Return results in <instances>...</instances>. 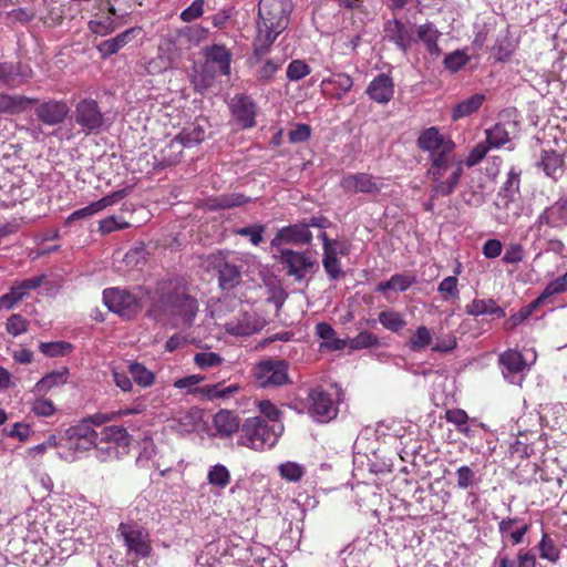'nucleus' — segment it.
I'll return each mask as SVG.
<instances>
[{"label":"nucleus","mask_w":567,"mask_h":567,"mask_svg":"<svg viewBox=\"0 0 567 567\" xmlns=\"http://www.w3.org/2000/svg\"><path fill=\"white\" fill-rule=\"evenodd\" d=\"M322 265L331 279L336 280L341 276L342 270L340 261L334 257V252L332 250L323 252Z\"/></svg>","instance_id":"55"},{"label":"nucleus","mask_w":567,"mask_h":567,"mask_svg":"<svg viewBox=\"0 0 567 567\" xmlns=\"http://www.w3.org/2000/svg\"><path fill=\"white\" fill-rule=\"evenodd\" d=\"M291 3L289 0H260L258 4L257 34L254 53L265 55L277 37L288 27Z\"/></svg>","instance_id":"1"},{"label":"nucleus","mask_w":567,"mask_h":567,"mask_svg":"<svg viewBox=\"0 0 567 567\" xmlns=\"http://www.w3.org/2000/svg\"><path fill=\"white\" fill-rule=\"evenodd\" d=\"M157 49L174 68H176L184 52L187 50L186 45L183 44L175 31L168 32L163 37Z\"/></svg>","instance_id":"24"},{"label":"nucleus","mask_w":567,"mask_h":567,"mask_svg":"<svg viewBox=\"0 0 567 567\" xmlns=\"http://www.w3.org/2000/svg\"><path fill=\"white\" fill-rule=\"evenodd\" d=\"M194 362L200 369H209L218 367L223 362V358L218 353L203 351L194 355Z\"/></svg>","instance_id":"54"},{"label":"nucleus","mask_w":567,"mask_h":567,"mask_svg":"<svg viewBox=\"0 0 567 567\" xmlns=\"http://www.w3.org/2000/svg\"><path fill=\"white\" fill-rule=\"evenodd\" d=\"M317 336L323 340L320 344L321 349L338 351L346 348L347 342L337 338L334 329L327 322H319L316 326Z\"/></svg>","instance_id":"34"},{"label":"nucleus","mask_w":567,"mask_h":567,"mask_svg":"<svg viewBox=\"0 0 567 567\" xmlns=\"http://www.w3.org/2000/svg\"><path fill=\"white\" fill-rule=\"evenodd\" d=\"M393 93V81L389 75L384 73L375 76L367 89V94L370 96V99L381 104L388 103L392 99Z\"/></svg>","instance_id":"23"},{"label":"nucleus","mask_w":567,"mask_h":567,"mask_svg":"<svg viewBox=\"0 0 567 567\" xmlns=\"http://www.w3.org/2000/svg\"><path fill=\"white\" fill-rule=\"evenodd\" d=\"M146 406L143 403H136L132 408H121L116 411L107 412V413H96L82 421H90V425L101 426L104 423L125 417L128 415L142 414L145 411Z\"/></svg>","instance_id":"29"},{"label":"nucleus","mask_w":567,"mask_h":567,"mask_svg":"<svg viewBox=\"0 0 567 567\" xmlns=\"http://www.w3.org/2000/svg\"><path fill=\"white\" fill-rule=\"evenodd\" d=\"M128 372L134 382L142 388H148L155 381L154 373L141 363H130Z\"/></svg>","instance_id":"47"},{"label":"nucleus","mask_w":567,"mask_h":567,"mask_svg":"<svg viewBox=\"0 0 567 567\" xmlns=\"http://www.w3.org/2000/svg\"><path fill=\"white\" fill-rule=\"evenodd\" d=\"M99 442L109 444L106 449L99 447V457L102 461H105L106 457L103 455L104 452L107 454L109 457L117 456V447L126 449L131 443V436L126 427L110 425L105 426L101 431Z\"/></svg>","instance_id":"14"},{"label":"nucleus","mask_w":567,"mask_h":567,"mask_svg":"<svg viewBox=\"0 0 567 567\" xmlns=\"http://www.w3.org/2000/svg\"><path fill=\"white\" fill-rule=\"evenodd\" d=\"M100 434L90 425V421H80L78 424L70 426L59 439L56 447H64L71 452L65 455L66 460H75L79 454H82L93 447H97L100 442Z\"/></svg>","instance_id":"4"},{"label":"nucleus","mask_w":567,"mask_h":567,"mask_svg":"<svg viewBox=\"0 0 567 567\" xmlns=\"http://www.w3.org/2000/svg\"><path fill=\"white\" fill-rule=\"evenodd\" d=\"M350 348L353 350L372 348L379 344V338L369 331H361L350 340Z\"/></svg>","instance_id":"53"},{"label":"nucleus","mask_w":567,"mask_h":567,"mask_svg":"<svg viewBox=\"0 0 567 567\" xmlns=\"http://www.w3.org/2000/svg\"><path fill=\"white\" fill-rule=\"evenodd\" d=\"M74 120L86 134L97 132L104 124V116L99 104L92 99L81 100L76 104Z\"/></svg>","instance_id":"13"},{"label":"nucleus","mask_w":567,"mask_h":567,"mask_svg":"<svg viewBox=\"0 0 567 567\" xmlns=\"http://www.w3.org/2000/svg\"><path fill=\"white\" fill-rule=\"evenodd\" d=\"M529 525L518 517H506L498 523V533L503 542L511 540L513 545L523 543Z\"/></svg>","instance_id":"21"},{"label":"nucleus","mask_w":567,"mask_h":567,"mask_svg":"<svg viewBox=\"0 0 567 567\" xmlns=\"http://www.w3.org/2000/svg\"><path fill=\"white\" fill-rule=\"evenodd\" d=\"M214 70L208 65H204L203 70L193 76L192 82L196 91L204 92L214 84Z\"/></svg>","instance_id":"52"},{"label":"nucleus","mask_w":567,"mask_h":567,"mask_svg":"<svg viewBox=\"0 0 567 567\" xmlns=\"http://www.w3.org/2000/svg\"><path fill=\"white\" fill-rule=\"evenodd\" d=\"M378 320L384 329L394 333L400 332L406 326L404 315L393 309L381 311Z\"/></svg>","instance_id":"43"},{"label":"nucleus","mask_w":567,"mask_h":567,"mask_svg":"<svg viewBox=\"0 0 567 567\" xmlns=\"http://www.w3.org/2000/svg\"><path fill=\"white\" fill-rule=\"evenodd\" d=\"M127 194V189L126 188H122L120 190H116L103 198H101L100 200L95 202V203H92L91 205L84 207V208H81V209H78L75 212H73L68 220L69 221H72V220H75V219H82V218H86V217H90L99 212H101L102 209H104L105 207L107 206H111L115 203H117L120 199L124 198Z\"/></svg>","instance_id":"25"},{"label":"nucleus","mask_w":567,"mask_h":567,"mask_svg":"<svg viewBox=\"0 0 567 567\" xmlns=\"http://www.w3.org/2000/svg\"><path fill=\"white\" fill-rule=\"evenodd\" d=\"M218 274L219 286L224 290L231 289L240 282L241 275L236 265L225 261L219 265Z\"/></svg>","instance_id":"42"},{"label":"nucleus","mask_w":567,"mask_h":567,"mask_svg":"<svg viewBox=\"0 0 567 567\" xmlns=\"http://www.w3.org/2000/svg\"><path fill=\"white\" fill-rule=\"evenodd\" d=\"M255 378L262 388L284 385L289 382L288 365L282 360L261 361L255 368Z\"/></svg>","instance_id":"10"},{"label":"nucleus","mask_w":567,"mask_h":567,"mask_svg":"<svg viewBox=\"0 0 567 567\" xmlns=\"http://www.w3.org/2000/svg\"><path fill=\"white\" fill-rule=\"evenodd\" d=\"M202 417V410L192 408L179 412L172 420V427L181 434L192 433L198 429Z\"/></svg>","instance_id":"28"},{"label":"nucleus","mask_w":567,"mask_h":567,"mask_svg":"<svg viewBox=\"0 0 567 567\" xmlns=\"http://www.w3.org/2000/svg\"><path fill=\"white\" fill-rule=\"evenodd\" d=\"M205 128L199 123L185 127L168 144L167 150L172 153H182L183 147H192L205 140Z\"/></svg>","instance_id":"20"},{"label":"nucleus","mask_w":567,"mask_h":567,"mask_svg":"<svg viewBox=\"0 0 567 567\" xmlns=\"http://www.w3.org/2000/svg\"><path fill=\"white\" fill-rule=\"evenodd\" d=\"M416 39L421 41L426 51L434 55L439 56L441 54V49L437 45V40L441 37V32L436 29V27L433 23H424L419 25L415 29Z\"/></svg>","instance_id":"32"},{"label":"nucleus","mask_w":567,"mask_h":567,"mask_svg":"<svg viewBox=\"0 0 567 567\" xmlns=\"http://www.w3.org/2000/svg\"><path fill=\"white\" fill-rule=\"evenodd\" d=\"M45 275H38L20 281H14L10 290L0 297V310H11L19 302L30 296L32 290L38 289L45 281Z\"/></svg>","instance_id":"12"},{"label":"nucleus","mask_w":567,"mask_h":567,"mask_svg":"<svg viewBox=\"0 0 567 567\" xmlns=\"http://www.w3.org/2000/svg\"><path fill=\"white\" fill-rule=\"evenodd\" d=\"M352 85V79L344 73L333 74L321 83L322 91L338 100L342 99V96L351 90Z\"/></svg>","instance_id":"31"},{"label":"nucleus","mask_w":567,"mask_h":567,"mask_svg":"<svg viewBox=\"0 0 567 567\" xmlns=\"http://www.w3.org/2000/svg\"><path fill=\"white\" fill-rule=\"evenodd\" d=\"M539 557L550 563H557L560 559V549L553 538L547 534H543L537 545Z\"/></svg>","instance_id":"46"},{"label":"nucleus","mask_w":567,"mask_h":567,"mask_svg":"<svg viewBox=\"0 0 567 567\" xmlns=\"http://www.w3.org/2000/svg\"><path fill=\"white\" fill-rule=\"evenodd\" d=\"M457 487L467 489L476 484L475 472L467 465L460 466L456 472Z\"/></svg>","instance_id":"59"},{"label":"nucleus","mask_w":567,"mask_h":567,"mask_svg":"<svg viewBox=\"0 0 567 567\" xmlns=\"http://www.w3.org/2000/svg\"><path fill=\"white\" fill-rule=\"evenodd\" d=\"M28 321L19 313L12 315L7 321V331L17 337L28 330Z\"/></svg>","instance_id":"63"},{"label":"nucleus","mask_w":567,"mask_h":567,"mask_svg":"<svg viewBox=\"0 0 567 567\" xmlns=\"http://www.w3.org/2000/svg\"><path fill=\"white\" fill-rule=\"evenodd\" d=\"M169 69H174L173 64L157 50L156 56L152 58L145 65L148 74H161Z\"/></svg>","instance_id":"58"},{"label":"nucleus","mask_w":567,"mask_h":567,"mask_svg":"<svg viewBox=\"0 0 567 567\" xmlns=\"http://www.w3.org/2000/svg\"><path fill=\"white\" fill-rule=\"evenodd\" d=\"M256 406L260 413L259 416L266 420V423H282L281 411L275 403L269 400H259L256 402Z\"/></svg>","instance_id":"49"},{"label":"nucleus","mask_w":567,"mask_h":567,"mask_svg":"<svg viewBox=\"0 0 567 567\" xmlns=\"http://www.w3.org/2000/svg\"><path fill=\"white\" fill-rule=\"evenodd\" d=\"M342 400V391L337 385L324 390L317 388L308 395V412L321 423L329 422L338 415V405Z\"/></svg>","instance_id":"6"},{"label":"nucleus","mask_w":567,"mask_h":567,"mask_svg":"<svg viewBox=\"0 0 567 567\" xmlns=\"http://www.w3.org/2000/svg\"><path fill=\"white\" fill-rule=\"evenodd\" d=\"M563 157L556 152H545L539 162V165L543 166V171L547 176L556 174L557 172L563 173Z\"/></svg>","instance_id":"50"},{"label":"nucleus","mask_w":567,"mask_h":567,"mask_svg":"<svg viewBox=\"0 0 567 567\" xmlns=\"http://www.w3.org/2000/svg\"><path fill=\"white\" fill-rule=\"evenodd\" d=\"M206 63L214 70L216 65L223 75L230 74L231 53L224 47L214 44L205 49Z\"/></svg>","instance_id":"26"},{"label":"nucleus","mask_w":567,"mask_h":567,"mask_svg":"<svg viewBox=\"0 0 567 567\" xmlns=\"http://www.w3.org/2000/svg\"><path fill=\"white\" fill-rule=\"evenodd\" d=\"M37 100L23 95H7L0 93V112L7 114H18L25 111L29 105Z\"/></svg>","instance_id":"35"},{"label":"nucleus","mask_w":567,"mask_h":567,"mask_svg":"<svg viewBox=\"0 0 567 567\" xmlns=\"http://www.w3.org/2000/svg\"><path fill=\"white\" fill-rule=\"evenodd\" d=\"M509 142V133L504 124L496 123L486 131V144L488 147H499Z\"/></svg>","instance_id":"48"},{"label":"nucleus","mask_w":567,"mask_h":567,"mask_svg":"<svg viewBox=\"0 0 567 567\" xmlns=\"http://www.w3.org/2000/svg\"><path fill=\"white\" fill-rule=\"evenodd\" d=\"M118 533L124 542L126 556L144 559L152 554V539L150 532L137 523H121Z\"/></svg>","instance_id":"7"},{"label":"nucleus","mask_w":567,"mask_h":567,"mask_svg":"<svg viewBox=\"0 0 567 567\" xmlns=\"http://www.w3.org/2000/svg\"><path fill=\"white\" fill-rule=\"evenodd\" d=\"M213 426L221 439L240 433L241 423L238 415L229 410H220L213 417Z\"/></svg>","instance_id":"22"},{"label":"nucleus","mask_w":567,"mask_h":567,"mask_svg":"<svg viewBox=\"0 0 567 567\" xmlns=\"http://www.w3.org/2000/svg\"><path fill=\"white\" fill-rule=\"evenodd\" d=\"M282 60L269 59L266 60L262 65L257 70L256 78L260 83H268L271 81L276 72L281 68Z\"/></svg>","instance_id":"51"},{"label":"nucleus","mask_w":567,"mask_h":567,"mask_svg":"<svg viewBox=\"0 0 567 567\" xmlns=\"http://www.w3.org/2000/svg\"><path fill=\"white\" fill-rule=\"evenodd\" d=\"M433 342V333L426 326L416 327L415 331L406 341V347L412 352H422Z\"/></svg>","instance_id":"40"},{"label":"nucleus","mask_w":567,"mask_h":567,"mask_svg":"<svg viewBox=\"0 0 567 567\" xmlns=\"http://www.w3.org/2000/svg\"><path fill=\"white\" fill-rule=\"evenodd\" d=\"M415 25L396 18L389 19L383 24V40L393 43L400 51L406 53L415 40Z\"/></svg>","instance_id":"9"},{"label":"nucleus","mask_w":567,"mask_h":567,"mask_svg":"<svg viewBox=\"0 0 567 567\" xmlns=\"http://www.w3.org/2000/svg\"><path fill=\"white\" fill-rule=\"evenodd\" d=\"M158 307L174 327H189L198 311L196 299L183 291L163 296Z\"/></svg>","instance_id":"5"},{"label":"nucleus","mask_w":567,"mask_h":567,"mask_svg":"<svg viewBox=\"0 0 567 567\" xmlns=\"http://www.w3.org/2000/svg\"><path fill=\"white\" fill-rule=\"evenodd\" d=\"M567 291V272L548 282L540 296L532 303L533 307L543 305L549 297Z\"/></svg>","instance_id":"45"},{"label":"nucleus","mask_w":567,"mask_h":567,"mask_svg":"<svg viewBox=\"0 0 567 567\" xmlns=\"http://www.w3.org/2000/svg\"><path fill=\"white\" fill-rule=\"evenodd\" d=\"M415 276L413 275L395 274L389 280L378 284L375 291L381 293H384L388 290L402 292L408 290L415 282Z\"/></svg>","instance_id":"37"},{"label":"nucleus","mask_w":567,"mask_h":567,"mask_svg":"<svg viewBox=\"0 0 567 567\" xmlns=\"http://www.w3.org/2000/svg\"><path fill=\"white\" fill-rule=\"evenodd\" d=\"M32 76V70L20 62L0 63V82L8 87H17Z\"/></svg>","instance_id":"19"},{"label":"nucleus","mask_w":567,"mask_h":567,"mask_svg":"<svg viewBox=\"0 0 567 567\" xmlns=\"http://www.w3.org/2000/svg\"><path fill=\"white\" fill-rule=\"evenodd\" d=\"M310 73L309 65L301 60H293L287 68V78L290 81H299Z\"/></svg>","instance_id":"61"},{"label":"nucleus","mask_w":567,"mask_h":567,"mask_svg":"<svg viewBox=\"0 0 567 567\" xmlns=\"http://www.w3.org/2000/svg\"><path fill=\"white\" fill-rule=\"evenodd\" d=\"M417 146L430 153L431 166L429 173L434 177L446 174L450 167L455 168L451 172V177H460L463 173L462 162H453L452 159L454 142L440 134L436 127L432 126L424 130L417 138Z\"/></svg>","instance_id":"2"},{"label":"nucleus","mask_w":567,"mask_h":567,"mask_svg":"<svg viewBox=\"0 0 567 567\" xmlns=\"http://www.w3.org/2000/svg\"><path fill=\"white\" fill-rule=\"evenodd\" d=\"M230 472L223 464H215L207 472L208 483L218 489L226 488L230 483Z\"/></svg>","instance_id":"44"},{"label":"nucleus","mask_w":567,"mask_h":567,"mask_svg":"<svg viewBox=\"0 0 567 567\" xmlns=\"http://www.w3.org/2000/svg\"><path fill=\"white\" fill-rule=\"evenodd\" d=\"M105 306L123 318H133L142 310L140 299L132 292L120 288H109L103 291Z\"/></svg>","instance_id":"8"},{"label":"nucleus","mask_w":567,"mask_h":567,"mask_svg":"<svg viewBox=\"0 0 567 567\" xmlns=\"http://www.w3.org/2000/svg\"><path fill=\"white\" fill-rule=\"evenodd\" d=\"M457 284L458 280L455 276L446 277L440 282L437 291L442 295L444 300L450 298L457 299L460 296Z\"/></svg>","instance_id":"57"},{"label":"nucleus","mask_w":567,"mask_h":567,"mask_svg":"<svg viewBox=\"0 0 567 567\" xmlns=\"http://www.w3.org/2000/svg\"><path fill=\"white\" fill-rule=\"evenodd\" d=\"M280 260L287 268V274L298 281L302 280L307 274L315 272L318 268L317 260L308 252L281 249Z\"/></svg>","instance_id":"11"},{"label":"nucleus","mask_w":567,"mask_h":567,"mask_svg":"<svg viewBox=\"0 0 567 567\" xmlns=\"http://www.w3.org/2000/svg\"><path fill=\"white\" fill-rule=\"evenodd\" d=\"M284 429V423L268 424L261 416H250L241 423L237 444L256 452L269 450L277 444Z\"/></svg>","instance_id":"3"},{"label":"nucleus","mask_w":567,"mask_h":567,"mask_svg":"<svg viewBox=\"0 0 567 567\" xmlns=\"http://www.w3.org/2000/svg\"><path fill=\"white\" fill-rule=\"evenodd\" d=\"M186 49L189 50L194 47L199 45L206 40L208 29L200 24H194L174 30Z\"/></svg>","instance_id":"33"},{"label":"nucleus","mask_w":567,"mask_h":567,"mask_svg":"<svg viewBox=\"0 0 567 567\" xmlns=\"http://www.w3.org/2000/svg\"><path fill=\"white\" fill-rule=\"evenodd\" d=\"M266 324V320L256 312H244L224 326L227 333L237 337L251 336L260 331Z\"/></svg>","instance_id":"15"},{"label":"nucleus","mask_w":567,"mask_h":567,"mask_svg":"<svg viewBox=\"0 0 567 567\" xmlns=\"http://www.w3.org/2000/svg\"><path fill=\"white\" fill-rule=\"evenodd\" d=\"M485 101V95L477 93L468 99L463 100L458 104H456L452 111V117L454 121L468 116L480 110L483 102Z\"/></svg>","instance_id":"41"},{"label":"nucleus","mask_w":567,"mask_h":567,"mask_svg":"<svg viewBox=\"0 0 567 567\" xmlns=\"http://www.w3.org/2000/svg\"><path fill=\"white\" fill-rule=\"evenodd\" d=\"M465 310L471 316L492 315L497 318L505 317V311L492 299L473 300L466 306Z\"/></svg>","instance_id":"39"},{"label":"nucleus","mask_w":567,"mask_h":567,"mask_svg":"<svg viewBox=\"0 0 567 567\" xmlns=\"http://www.w3.org/2000/svg\"><path fill=\"white\" fill-rule=\"evenodd\" d=\"M32 412L38 416H51L56 409L53 402L45 398H38L31 404Z\"/></svg>","instance_id":"62"},{"label":"nucleus","mask_w":567,"mask_h":567,"mask_svg":"<svg viewBox=\"0 0 567 567\" xmlns=\"http://www.w3.org/2000/svg\"><path fill=\"white\" fill-rule=\"evenodd\" d=\"M524 257V247L520 244L513 243L507 246L506 251L503 256V261L505 264H518L523 261Z\"/></svg>","instance_id":"64"},{"label":"nucleus","mask_w":567,"mask_h":567,"mask_svg":"<svg viewBox=\"0 0 567 567\" xmlns=\"http://www.w3.org/2000/svg\"><path fill=\"white\" fill-rule=\"evenodd\" d=\"M230 109L240 127L249 128L256 125V104L248 96L236 95L231 101Z\"/></svg>","instance_id":"18"},{"label":"nucleus","mask_w":567,"mask_h":567,"mask_svg":"<svg viewBox=\"0 0 567 567\" xmlns=\"http://www.w3.org/2000/svg\"><path fill=\"white\" fill-rule=\"evenodd\" d=\"M311 239L312 234L308 225L296 224L281 228L272 240V245L276 243L309 244Z\"/></svg>","instance_id":"27"},{"label":"nucleus","mask_w":567,"mask_h":567,"mask_svg":"<svg viewBox=\"0 0 567 567\" xmlns=\"http://www.w3.org/2000/svg\"><path fill=\"white\" fill-rule=\"evenodd\" d=\"M72 349L68 342H44L40 344V351L48 357L63 355L70 352Z\"/></svg>","instance_id":"60"},{"label":"nucleus","mask_w":567,"mask_h":567,"mask_svg":"<svg viewBox=\"0 0 567 567\" xmlns=\"http://www.w3.org/2000/svg\"><path fill=\"white\" fill-rule=\"evenodd\" d=\"M502 373L511 383H520L522 374L528 370V364L523 354L516 350H507L498 359Z\"/></svg>","instance_id":"16"},{"label":"nucleus","mask_w":567,"mask_h":567,"mask_svg":"<svg viewBox=\"0 0 567 567\" xmlns=\"http://www.w3.org/2000/svg\"><path fill=\"white\" fill-rule=\"evenodd\" d=\"M282 478L290 482H298L305 474L303 467L296 462H286L279 466Z\"/></svg>","instance_id":"56"},{"label":"nucleus","mask_w":567,"mask_h":567,"mask_svg":"<svg viewBox=\"0 0 567 567\" xmlns=\"http://www.w3.org/2000/svg\"><path fill=\"white\" fill-rule=\"evenodd\" d=\"M141 32L140 28H131L117 34L115 38L103 41L99 44L97 50L103 58L116 53L121 48L126 45Z\"/></svg>","instance_id":"30"},{"label":"nucleus","mask_w":567,"mask_h":567,"mask_svg":"<svg viewBox=\"0 0 567 567\" xmlns=\"http://www.w3.org/2000/svg\"><path fill=\"white\" fill-rule=\"evenodd\" d=\"M69 112L70 109L65 102L55 100L43 102L35 109L38 118L48 125L62 123L66 118Z\"/></svg>","instance_id":"17"},{"label":"nucleus","mask_w":567,"mask_h":567,"mask_svg":"<svg viewBox=\"0 0 567 567\" xmlns=\"http://www.w3.org/2000/svg\"><path fill=\"white\" fill-rule=\"evenodd\" d=\"M238 390L239 386L237 384L224 385V383H217L199 388L198 393L202 398L214 401L229 399L237 393Z\"/></svg>","instance_id":"38"},{"label":"nucleus","mask_w":567,"mask_h":567,"mask_svg":"<svg viewBox=\"0 0 567 567\" xmlns=\"http://www.w3.org/2000/svg\"><path fill=\"white\" fill-rule=\"evenodd\" d=\"M68 377L69 370L66 368L63 367L59 370H54L45 374L40 381L37 382L34 391L45 394L51 389L65 384Z\"/></svg>","instance_id":"36"}]
</instances>
